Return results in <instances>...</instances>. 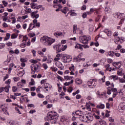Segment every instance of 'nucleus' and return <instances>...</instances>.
I'll list each match as a JSON object with an SVG mask.
<instances>
[{
  "mask_svg": "<svg viewBox=\"0 0 125 125\" xmlns=\"http://www.w3.org/2000/svg\"><path fill=\"white\" fill-rule=\"evenodd\" d=\"M58 117H59V115L57 113L50 111L47 115V120L51 124H56L57 120H58Z\"/></svg>",
  "mask_w": 125,
  "mask_h": 125,
  "instance_id": "f257e3e1",
  "label": "nucleus"
},
{
  "mask_svg": "<svg viewBox=\"0 0 125 125\" xmlns=\"http://www.w3.org/2000/svg\"><path fill=\"white\" fill-rule=\"evenodd\" d=\"M55 39L48 37L46 36H44L41 39V42L46 46H50L52 43L55 42Z\"/></svg>",
  "mask_w": 125,
  "mask_h": 125,
  "instance_id": "f03ea898",
  "label": "nucleus"
},
{
  "mask_svg": "<svg viewBox=\"0 0 125 125\" xmlns=\"http://www.w3.org/2000/svg\"><path fill=\"white\" fill-rule=\"evenodd\" d=\"M31 63L33 64L31 65L32 75H35V73H38L40 71V65L39 64H36L38 63V61L35 60H31Z\"/></svg>",
  "mask_w": 125,
  "mask_h": 125,
  "instance_id": "7ed1b4c3",
  "label": "nucleus"
},
{
  "mask_svg": "<svg viewBox=\"0 0 125 125\" xmlns=\"http://www.w3.org/2000/svg\"><path fill=\"white\" fill-rule=\"evenodd\" d=\"M53 48L56 50L57 53H58L65 50L67 48V45H63L62 44H56L53 46Z\"/></svg>",
  "mask_w": 125,
  "mask_h": 125,
  "instance_id": "20e7f679",
  "label": "nucleus"
},
{
  "mask_svg": "<svg viewBox=\"0 0 125 125\" xmlns=\"http://www.w3.org/2000/svg\"><path fill=\"white\" fill-rule=\"evenodd\" d=\"M91 40V37L89 36L82 35L79 37L80 42L83 44H87Z\"/></svg>",
  "mask_w": 125,
  "mask_h": 125,
  "instance_id": "39448f33",
  "label": "nucleus"
},
{
  "mask_svg": "<svg viewBox=\"0 0 125 125\" xmlns=\"http://www.w3.org/2000/svg\"><path fill=\"white\" fill-rule=\"evenodd\" d=\"M125 37H115L114 39V42L116 44H122V42H125Z\"/></svg>",
  "mask_w": 125,
  "mask_h": 125,
  "instance_id": "423d86ee",
  "label": "nucleus"
},
{
  "mask_svg": "<svg viewBox=\"0 0 125 125\" xmlns=\"http://www.w3.org/2000/svg\"><path fill=\"white\" fill-rule=\"evenodd\" d=\"M42 87L45 89L44 92L45 93H47L49 92L50 90H51L52 86L50 85V84L45 83H44L43 85H42Z\"/></svg>",
  "mask_w": 125,
  "mask_h": 125,
  "instance_id": "0eeeda50",
  "label": "nucleus"
},
{
  "mask_svg": "<svg viewBox=\"0 0 125 125\" xmlns=\"http://www.w3.org/2000/svg\"><path fill=\"white\" fill-rule=\"evenodd\" d=\"M0 111L2 112L5 115H9V113L7 112V107L3 104L0 105Z\"/></svg>",
  "mask_w": 125,
  "mask_h": 125,
  "instance_id": "6e6552de",
  "label": "nucleus"
},
{
  "mask_svg": "<svg viewBox=\"0 0 125 125\" xmlns=\"http://www.w3.org/2000/svg\"><path fill=\"white\" fill-rule=\"evenodd\" d=\"M85 117L86 119L87 122H92V121H93V113H88L85 114Z\"/></svg>",
  "mask_w": 125,
  "mask_h": 125,
  "instance_id": "1a4fd4ad",
  "label": "nucleus"
},
{
  "mask_svg": "<svg viewBox=\"0 0 125 125\" xmlns=\"http://www.w3.org/2000/svg\"><path fill=\"white\" fill-rule=\"evenodd\" d=\"M72 114L74 115L76 118H78V119L81 118V117L83 116V112H82V110H77L76 112H73Z\"/></svg>",
  "mask_w": 125,
  "mask_h": 125,
  "instance_id": "9d476101",
  "label": "nucleus"
},
{
  "mask_svg": "<svg viewBox=\"0 0 125 125\" xmlns=\"http://www.w3.org/2000/svg\"><path fill=\"white\" fill-rule=\"evenodd\" d=\"M118 19H121L120 21V25H121V24H124V23H125V14L124 13H120V15H119L118 17Z\"/></svg>",
  "mask_w": 125,
  "mask_h": 125,
  "instance_id": "9b49d317",
  "label": "nucleus"
},
{
  "mask_svg": "<svg viewBox=\"0 0 125 125\" xmlns=\"http://www.w3.org/2000/svg\"><path fill=\"white\" fill-rule=\"evenodd\" d=\"M30 16L31 18H35V19H38L40 17V15L39 14H36L35 12H32L30 13Z\"/></svg>",
  "mask_w": 125,
  "mask_h": 125,
  "instance_id": "f8f14e48",
  "label": "nucleus"
},
{
  "mask_svg": "<svg viewBox=\"0 0 125 125\" xmlns=\"http://www.w3.org/2000/svg\"><path fill=\"white\" fill-rule=\"evenodd\" d=\"M92 83H93V80H90V81H89V82H87V85L90 88H94V87H95V85L93 84L92 85Z\"/></svg>",
  "mask_w": 125,
  "mask_h": 125,
  "instance_id": "ddd939ff",
  "label": "nucleus"
},
{
  "mask_svg": "<svg viewBox=\"0 0 125 125\" xmlns=\"http://www.w3.org/2000/svg\"><path fill=\"white\" fill-rule=\"evenodd\" d=\"M69 70L70 71H71L70 75H75V73H74V71H75V66L74 65V64H71V65L69 67Z\"/></svg>",
  "mask_w": 125,
  "mask_h": 125,
  "instance_id": "4468645a",
  "label": "nucleus"
},
{
  "mask_svg": "<svg viewBox=\"0 0 125 125\" xmlns=\"http://www.w3.org/2000/svg\"><path fill=\"white\" fill-rule=\"evenodd\" d=\"M112 64L113 66L114 67H117V66H118L119 68H121V67H122V62H113Z\"/></svg>",
  "mask_w": 125,
  "mask_h": 125,
  "instance_id": "2eb2a0df",
  "label": "nucleus"
},
{
  "mask_svg": "<svg viewBox=\"0 0 125 125\" xmlns=\"http://www.w3.org/2000/svg\"><path fill=\"white\" fill-rule=\"evenodd\" d=\"M34 28H36V26L35 25L34 22H32L29 24V27L27 29V32H30V31H31V30H33Z\"/></svg>",
  "mask_w": 125,
  "mask_h": 125,
  "instance_id": "dca6fc26",
  "label": "nucleus"
},
{
  "mask_svg": "<svg viewBox=\"0 0 125 125\" xmlns=\"http://www.w3.org/2000/svg\"><path fill=\"white\" fill-rule=\"evenodd\" d=\"M81 58H82V54H80L77 57L74 58V61L75 62H80Z\"/></svg>",
  "mask_w": 125,
  "mask_h": 125,
  "instance_id": "f3484780",
  "label": "nucleus"
},
{
  "mask_svg": "<svg viewBox=\"0 0 125 125\" xmlns=\"http://www.w3.org/2000/svg\"><path fill=\"white\" fill-rule=\"evenodd\" d=\"M106 56H109L110 57H114V55L115 54V52L114 51H109L106 53Z\"/></svg>",
  "mask_w": 125,
  "mask_h": 125,
  "instance_id": "a211bd4d",
  "label": "nucleus"
},
{
  "mask_svg": "<svg viewBox=\"0 0 125 125\" xmlns=\"http://www.w3.org/2000/svg\"><path fill=\"white\" fill-rule=\"evenodd\" d=\"M104 33L106 34L108 37H111V36H112V31H111L110 30H109L108 29H104Z\"/></svg>",
  "mask_w": 125,
  "mask_h": 125,
  "instance_id": "6ab92c4d",
  "label": "nucleus"
},
{
  "mask_svg": "<svg viewBox=\"0 0 125 125\" xmlns=\"http://www.w3.org/2000/svg\"><path fill=\"white\" fill-rule=\"evenodd\" d=\"M99 9H96V8H91V11L94 12V14H95L96 15L97 14H99Z\"/></svg>",
  "mask_w": 125,
  "mask_h": 125,
  "instance_id": "aec40b11",
  "label": "nucleus"
},
{
  "mask_svg": "<svg viewBox=\"0 0 125 125\" xmlns=\"http://www.w3.org/2000/svg\"><path fill=\"white\" fill-rule=\"evenodd\" d=\"M104 11L106 14H107V13L111 14V13H112V10H111V9L109 7H105Z\"/></svg>",
  "mask_w": 125,
  "mask_h": 125,
  "instance_id": "412c9836",
  "label": "nucleus"
},
{
  "mask_svg": "<svg viewBox=\"0 0 125 125\" xmlns=\"http://www.w3.org/2000/svg\"><path fill=\"white\" fill-rule=\"evenodd\" d=\"M33 22L35 27H41V23L40 22H38V20H37V19H34L33 21Z\"/></svg>",
  "mask_w": 125,
  "mask_h": 125,
  "instance_id": "4be33fe9",
  "label": "nucleus"
},
{
  "mask_svg": "<svg viewBox=\"0 0 125 125\" xmlns=\"http://www.w3.org/2000/svg\"><path fill=\"white\" fill-rule=\"evenodd\" d=\"M30 7L32 8V9H36L37 8V6H38V4L34 3V2H31L30 3Z\"/></svg>",
  "mask_w": 125,
  "mask_h": 125,
  "instance_id": "5701e85b",
  "label": "nucleus"
},
{
  "mask_svg": "<svg viewBox=\"0 0 125 125\" xmlns=\"http://www.w3.org/2000/svg\"><path fill=\"white\" fill-rule=\"evenodd\" d=\"M68 7H64L63 9H62L61 10V12L62 13H64V14H67V12H68Z\"/></svg>",
  "mask_w": 125,
  "mask_h": 125,
  "instance_id": "b1692460",
  "label": "nucleus"
},
{
  "mask_svg": "<svg viewBox=\"0 0 125 125\" xmlns=\"http://www.w3.org/2000/svg\"><path fill=\"white\" fill-rule=\"evenodd\" d=\"M83 45H82L81 44L77 43L75 46V48H78V49H81V50H83Z\"/></svg>",
  "mask_w": 125,
  "mask_h": 125,
  "instance_id": "393cba45",
  "label": "nucleus"
},
{
  "mask_svg": "<svg viewBox=\"0 0 125 125\" xmlns=\"http://www.w3.org/2000/svg\"><path fill=\"white\" fill-rule=\"evenodd\" d=\"M24 8H25V11L27 13H32V9H31V8H28L27 6H24Z\"/></svg>",
  "mask_w": 125,
  "mask_h": 125,
  "instance_id": "a878e982",
  "label": "nucleus"
},
{
  "mask_svg": "<svg viewBox=\"0 0 125 125\" xmlns=\"http://www.w3.org/2000/svg\"><path fill=\"white\" fill-rule=\"evenodd\" d=\"M79 119L80 121H82V122H83V123H86V122H87V120H86V118H85V116H80V118Z\"/></svg>",
  "mask_w": 125,
  "mask_h": 125,
  "instance_id": "bb28decb",
  "label": "nucleus"
},
{
  "mask_svg": "<svg viewBox=\"0 0 125 125\" xmlns=\"http://www.w3.org/2000/svg\"><path fill=\"white\" fill-rule=\"evenodd\" d=\"M75 82L77 84H82V83H83V81L79 78L76 79L75 80Z\"/></svg>",
  "mask_w": 125,
  "mask_h": 125,
  "instance_id": "cd10ccee",
  "label": "nucleus"
},
{
  "mask_svg": "<svg viewBox=\"0 0 125 125\" xmlns=\"http://www.w3.org/2000/svg\"><path fill=\"white\" fill-rule=\"evenodd\" d=\"M104 68L106 69V71H109V72L112 71V68L111 67L110 68V65L109 64L104 65Z\"/></svg>",
  "mask_w": 125,
  "mask_h": 125,
  "instance_id": "c85d7f7f",
  "label": "nucleus"
},
{
  "mask_svg": "<svg viewBox=\"0 0 125 125\" xmlns=\"http://www.w3.org/2000/svg\"><path fill=\"white\" fill-rule=\"evenodd\" d=\"M99 123L101 125H106L107 123L105 122V121L102 120V119H100V120H99Z\"/></svg>",
  "mask_w": 125,
  "mask_h": 125,
  "instance_id": "c756f323",
  "label": "nucleus"
},
{
  "mask_svg": "<svg viewBox=\"0 0 125 125\" xmlns=\"http://www.w3.org/2000/svg\"><path fill=\"white\" fill-rule=\"evenodd\" d=\"M18 37V33H16V34H12L11 36V39L12 40H13L14 39H16Z\"/></svg>",
  "mask_w": 125,
  "mask_h": 125,
  "instance_id": "7c9ffc66",
  "label": "nucleus"
},
{
  "mask_svg": "<svg viewBox=\"0 0 125 125\" xmlns=\"http://www.w3.org/2000/svg\"><path fill=\"white\" fill-rule=\"evenodd\" d=\"M62 35H63V33H62V32H57L54 33V36L56 37H57V36H58L59 37H61Z\"/></svg>",
  "mask_w": 125,
  "mask_h": 125,
  "instance_id": "2f4dec72",
  "label": "nucleus"
},
{
  "mask_svg": "<svg viewBox=\"0 0 125 125\" xmlns=\"http://www.w3.org/2000/svg\"><path fill=\"white\" fill-rule=\"evenodd\" d=\"M10 38V33H6V36L4 39V41H8Z\"/></svg>",
  "mask_w": 125,
  "mask_h": 125,
  "instance_id": "473e14b6",
  "label": "nucleus"
},
{
  "mask_svg": "<svg viewBox=\"0 0 125 125\" xmlns=\"http://www.w3.org/2000/svg\"><path fill=\"white\" fill-rule=\"evenodd\" d=\"M101 15H97L95 20V22L99 21V20H100V19L101 18Z\"/></svg>",
  "mask_w": 125,
  "mask_h": 125,
  "instance_id": "72a5a7b5",
  "label": "nucleus"
},
{
  "mask_svg": "<svg viewBox=\"0 0 125 125\" xmlns=\"http://www.w3.org/2000/svg\"><path fill=\"white\" fill-rule=\"evenodd\" d=\"M17 85L19 88H22V87H24V84L21 82H18L17 83Z\"/></svg>",
  "mask_w": 125,
  "mask_h": 125,
  "instance_id": "f704fd0d",
  "label": "nucleus"
},
{
  "mask_svg": "<svg viewBox=\"0 0 125 125\" xmlns=\"http://www.w3.org/2000/svg\"><path fill=\"white\" fill-rule=\"evenodd\" d=\"M10 85H8L7 86H6L5 87H4L5 92H9V88H10Z\"/></svg>",
  "mask_w": 125,
  "mask_h": 125,
  "instance_id": "c9c22d12",
  "label": "nucleus"
},
{
  "mask_svg": "<svg viewBox=\"0 0 125 125\" xmlns=\"http://www.w3.org/2000/svg\"><path fill=\"white\" fill-rule=\"evenodd\" d=\"M77 24H74L73 26V33L76 34L77 33Z\"/></svg>",
  "mask_w": 125,
  "mask_h": 125,
  "instance_id": "e433bc0d",
  "label": "nucleus"
},
{
  "mask_svg": "<svg viewBox=\"0 0 125 125\" xmlns=\"http://www.w3.org/2000/svg\"><path fill=\"white\" fill-rule=\"evenodd\" d=\"M68 61L66 56L62 57V62L63 63H68Z\"/></svg>",
  "mask_w": 125,
  "mask_h": 125,
  "instance_id": "4c0bfd02",
  "label": "nucleus"
},
{
  "mask_svg": "<svg viewBox=\"0 0 125 125\" xmlns=\"http://www.w3.org/2000/svg\"><path fill=\"white\" fill-rule=\"evenodd\" d=\"M93 115L94 116V117H95V119H96V120H100V115H96V113H93Z\"/></svg>",
  "mask_w": 125,
  "mask_h": 125,
  "instance_id": "58836bf2",
  "label": "nucleus"
},
{
  "mask_svg": "<svg viewBox=\"0 0 125 125\" xmlns=\"http://www.w3.org/2000/svg\"><path fill=\"white\" fill-rule=\"evenodd\" d=\"M97 108H99L100 109H104V108H105V105L103 104L98 105H97Z\"/></svg>",
  "mask_w": 125,
  "mask_h": 125,
  "instance_id": "ea45409f",
  "label": "nucleus"
},
{
  "mask_svg": "<svg viewBox=\"0 0 125 125\" xmlns=\"http://www.w3.org/2000/svg\"><path fill=\"white\" fill-rule=\"evenodd\" d=\"M74 10H71L70 11V16H77V13H75L74 12H73Z\"/></svg>",
  "mask_w": 125,
  "mask_h": 125,
  "instance_id": "a19ab883",
  "label": "nucleus"
},
{
  "mask_svg": "<svg viewBox=\"0 0 125 125\" xmlns=\"http://www.w3.org/2000/svg\"><path fill=\"white\" fill-rule=\"evenodd\" d=\"M20 61L22 63H25V62H27V59L24 58H21Z\"/></svg>",
  "mask_w": 125,
  "mask_h": 125,
  "instance_id": "79ce46f5",
  "label": "nucleus"
},
{
  "mask_svg": "<svg viewBox=\"0 0 125 125\" xmlns=\"http://www.w3.org/2000/svg\"><path fill=\"white\" fill-rule=\"evenodd\" d=\"M58 68L60 69V70H63V65H62V63H60L58 65H57Z\"/></svg>",
  "mask_w": 125,
  "mask_h": 125,
  "instance_id": "37998d69",
  "label": "nucleus"
},
{
  "mask_svg": "<svg viewBox=\"0 0 125 125\" xmlns=\"http://www.w3.org/2000/svg\"><path fill=\"white\" fill-rule=\"evenodd\" d=\"M37 96L38 97H39V98H44V96H43V95L41 94V93H39L37 94Z\"/></svg>",
  "mask_w": 125,
  "mask_h": 125,
  "instance_id": "c03bdc74",
  "label": "nucleus"
},
{
  "mask_svg": "<svg viewBox=\"0 0 125 125\" xmlns=\"http://www.w3.org/2000/svg\"><path fill=\"white\" fill-rule=\"evenodd\" d=\"M120 14H121V13L116 12L114 14V15H115V16L116 18L119 19V17L120 16Z\"/></svg>",
  "mask_w": 125,
  "mask_h": 125,
  "instance_id": "a18cd8bd",
  "label": "nucleus"
},
{
  "mask_svg": "<svg viewBox=\"0 0 125 125\" xmlns=\"http://www.w3.org/2000/svg\"><path fill=\"white\" fill-rule=\"evenodd\" d=\"M17 89H18V88H17V87L15 86L12 87L13 92H16V91H17Z\"/></svg>",
  "mask_w": 125,
  "mask_h": 125,
  "instance_id": "49530a36",
  "label": "nucleus"
},
{
  "mask_svg": "<svg viewBox=\"0 0 125 125\" xmlns=\"http://www.w3.org/2000/svg\"><path fill=\"white\" fill-rule=\"evenodd\" d=\"M64 80H66V81H70V80H71V77L69 76H64Z\"/></svg>",
  "mask_w": 125,
  "mask_h": 125,
  "instance_id": "de8ad7c7",
  "label": "nucleus"
},
{
  "mask_svg": "<svg viewBox=\"0 0 125 125\" xmlns=\"http://www.w3.org/2000/svg\"><path fill=\"white\" fill-rule=\"evenodd\" d=\"M35 36H36V34H35V33H31L28 34V37H30V38H33L35 37Z\"/></svg>",
  "mask_w": 125,
  "mask_h": 125,
  "instance_id": "09e8293b",
  "label": "nucleus"
},
{
  "mask_svg": "<svg viewBox=\"0 0 125 125\" xmlns=\"http://www.w3.org/2000/svg\"><path fill=\"white\" fill-rule=\"evenodd\" d=\"M4 46H5V44L3 43H0V49H2V48H4Z\"/></svg>",
  "mask_w": 125,
  "mask_h": 125,
  "instance_id": "8fccbe9b",
  "label": "nucleus"
},
{
  "mask_svg": "<svg viewBox=\"0 0 125 125\" xmlns=\"http://www.w3.org/2000/svg\"><path fill=\"white\" fill-rule=\"evenodd\" d=\"M67 91L68 92H69V93H71V92L73 91V87H72V86H70L67 89Z\"/></svg>",
  "mask_w": 125,
  "mask_h": 125,
  "instance_id": "3c124183",
  "label": "nucleus"
},
{
  "mask_svg": "<svg viewBox=\"0 0 125 125\" xmlns=\"http://www.w3.org/2000/svg\"><path fill=\"white\" fill-rule=\"evenodd\" d=\"M27 41H28V37H27V36H23L22 42H26Z\"/></svg>",
  "mask_w": 125,
  "mask_h": 125,
  "instance_id": "603ef678",
  "label": "nucleus"
},
{
  "mask_svg": "<svg viewBox=\"0 0 125 125\" xmlns=\"http://www.w3.org/2000/svg\"><path fill=\"white\" fill-rule=\"evenodd\" d=\"M42 67L44 69V70H46L47 68H48V66H47V64H46V63H43Z\"/></svg>",
  "mask_w": 125,
  "mask_h": 125,
  "instance_id": "864d4df0",
  "label": "nucleus"
},
{
  "mask_svg": "<svg viewBox=\"0 0 125 125\" xmlns=\"http://www.w3.org/2000/svg\"><path fill=\"white\" fill-rule=\"evenodd\" d=\"M38 54H39V55H41L42 57H43V56H44V54L42 51H38Z\"/></svg>",
  "mask_w": 125,
  "mask_h": 125,
  "instance_id": "5fc2aeb1",
  "label": "nucleus"
},
{
  "mask_svg": "<svg viewBox=\"0 0 125 125\" xmlns=\"http://www.w3.org/2000/svg\"><path fill=\"white\" fill-rule=\"evenodd\" d=\"M119 83H125V80L123 78L121 79V78H119Z\"/></svg>",
  "mask_w": 125,
  "mask_h": 125,
  "instance_id": "6e6d98bb",
  "label": "nucleus"
},
{
  "mask_svg": "<svg viewBox=\"0 0 125 125\" xmlns=\"http://www.w3.org/2000/svg\"><path fill=\"white\" fill-rule=\"evenodd\" d=\"M8 78H9V75H8V74H6V76L3 78V82H4L5 80L8 79Z\"/></svg>",
  "mask_w": 125,
  "mask_h": 125,
  "instance_id": "4d7b16f0",
  "label": "nucleus"
},
{
  "mask_svg": "<svg viewBox=\"0 0 125 125\" xmlns=\"http://www.w3.org/2000/svg\"><path fill=\"white\" fill-rule=\"evenodd\" d=\"M2 3L5 7L7 6V4H8V3H7L5 0H3Z\"/></svg>",
  "mask_w": 125,
  "mask_h": 125,
  "instance_id": "13d9d810",
  "label": "nucleus"
},
{
  "mask_svg": "<svg viewBox=\"0 0 125 125\" xmlns=\"http://www.w3.org/2000/svg\"><path fill=\"white\" fill-rule=\"evenodd\" d=\"M10 83H11V80H10V79H9L7 81H5L6 84L9 85V84H10Z\"/></svg>",
  "mask_w": 125,
  "mask_h": 125,
  "instance_id": "bf43d9fd",
  "label": "nucleus"
},
{
  "mask_svg": "<svg viewBox=\"0 0 125 125\" xmlns=\"http://www.w3.org/2000/svg\"><path fill=\"white\" fill-rule=\"evenodd\" d=\"M13 80L14 81V82H18V81H19V80H20V78L19 77H14L13 78Z\"/></svg>",
  "mask_w": 125,
  "mask_h": 125,
  "instance_id": "052dcab7",
  "label": "nucleus"
},
{
  "mask_svg": "<svg viewBox=\"0 0 125 125\" xmlns=\"http://www.w3.org/2000/svg\"><path fill=\"white\" fill-rule=\"evenodd\" d=\"M119 77L117 76V75H114L113 81L115 82V81H118L119 80Z\"/></svg>",
  "mask_w": 125,
  "mask_h": 125,
  "instance_id": "680f3d73",
  "label": "nucleus"
},
{
  "mask_svg": "<svg viewBox=\"0 0 125 125\" xmlns=\"http://www.w3.org/2000/svg\"><path fill=\"white\" fill-rule=\"evenodd\" d=\"M59 2H60V3L62 2L63 4H65V3H66V0H59Z\"/></svg>",
  "mask_w": 125,
  "mask_h": 125,
  "instance_id": "e2e57ef3",
  "label": "nucleus"
},
{
  "mask_svg": "<svg viewBox=\"0 0 125 125\" xmlns=\"http://www.w3.org/2000/svg\"><path fill=\"white\" fill-rule=\"evenodd\" d=\"M20 47L21 48H24L26 47V43L24 42H22L21 44L20 45Z\"/></svg>",
  "mask_w": 125,
  "mask_h": 125,
  "instance_id": "0e129e2a",
  "label": "nucleus"
},
{
  "mask_svg": "<svg viewBox=\"0 0 125 125\" xmlns=\"http://www.w3.org/2000/svg\"><path fill=\"white\" fill-rule=\"evenodd\" d=\"M114 55L116 56V57H120V56H121V54H120V53L114 52Z\"/></svg>",
  "mask_w": 125,
  "mask_h": 125,
  "instance_id": "69168bd1",
  "label": "nucleus"
},
{
  "mask_svg": "<svg viewBox=\"0 0 125 125\" xmlns=\"http://www.w3.org/2000/svg\"><path fill=\"white\" fill-rule=\"evenodd\" d=\"M5 44L7 45V46H12V43L11 42L6 43Z\"/></svg>",
  "mask_w": 125,
  "mask_h": 125,
  "instance_id": "338daca9",
  "label": "nucleus"
},
{
  "mask_svg": "<svg viewBox=\"0 0 125 125\" xmlns=\"http://www.w3.org/2000/svg\"><path fill=\"white\" fill-rule=\"evenodd\" d=\"M76 99H81V98H82V95L78 94L76 95Z\"/></svg>",
  "mask_w": 125,
  "mask_h": 125,
  "instance_id": "774afa93",
  "label": "nucleus"
}]
</instances>
